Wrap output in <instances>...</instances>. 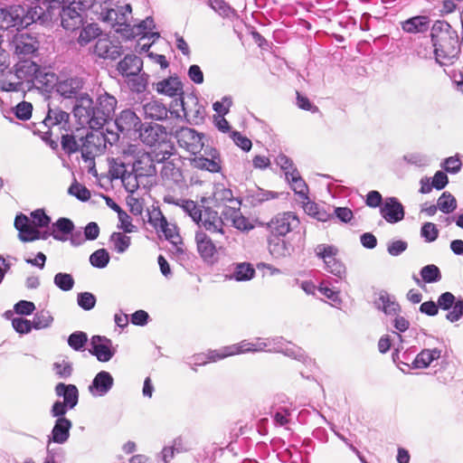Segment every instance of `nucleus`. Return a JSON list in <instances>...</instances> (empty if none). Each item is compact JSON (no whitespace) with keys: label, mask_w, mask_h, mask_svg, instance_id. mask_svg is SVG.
Listing matches in <instances>:
<instances>
[{"label":"nucleus","mask_w":463,"mask_h":463,"mask_svg":"<svg viewBox=\"0 0 463 463\" xmlns=\"http://www.w3.org/2000/svg\"><path fill=\"white\" fill-rule=\"evenodd\" d=\"M53 321V317L49 311L42 310L35 314L32 322L35 329H43L49 327Z\"/></svg>","instance_id":"de8ad7c7"},{"label":"nucleus","mask_w":463,"mask_h":463,"mask_svg":"<svg viewBox=\"0 0 463 463\" xmlns=\"http://www.w3.org/2000/svg\"><path fill=\"white\" fill-rule=\"evenodd\" d=\"M32 109L33 107L31 103L23 101L15 107L14 114L18 118L26 120L31 117Z\"/></svg>","instance_id":"69168bd1"},{"label":"nucleus","mask_w":463,"mask_h":463,"mask_svg":"<svg viewBox=\"0 0 463 463\" xmlns=\"http://www.w3.org/2000/svg\"><path fill=\"white\" fill-rule=\"evenodd\" d=\"M83 87V80L79 77L61 79L56 83V91L65 99L76 98Z\"/></svg>","instance_id":"4be33fe9"},{"label":"nucleus","mask_w":463,"mask_h":463,"mask_svg":"<svg viewBox=\"0 0 463 463\" xmlns=\"http://www.w3.org/2000/svg\"><path fill=\"white\" fill-rule=\"evenodd\" d=\"M23 14L24 6L20 5L0 8V29L21 28V23H23L21 17Z\"/></svg>","instance_id":"f3484780"},{"label":"nucleus","mask_w":463,"mask_h":463,"mask_svg":"<svg viewBox=\"0 0 463 463\" xmlns=\"http://www.w3.org/2000/svg\"><path fill=\"white\" fill-rule=\"evenodd\" d=\"M381 214L387 222L396 223L404 218L403 206L394 197L386 198L381 206Z\"/></svg>","instance_id":"aec40b11"},{"label":"nucleus","mask_w":463,"mask_h":463,"mask_svg":"<svg viewBox=\"0 0 463 463\" xmlns=\"http://www.w3.org/2000/svg\"><path fill=\"white\" fill-rule=\"evenodd\" d=\"M210 6L223 17H229L232 14L231 6L223 0H209Z\"/></svg>","instance_id":"13d9d810"},{"label":"nucleus","mask_w":463,"mask_h":463,"mask_svg":"<svg viewBox=\"0 0 463 463\" xmlns=\"http://www.w3.org/2000/svg\"><path fill=\"white\" fill-rule=\"evenodd\" d=\"M300 225V221L293 212H283L274 215L267 223V228L271 236L285 237L294 232Z\"/></svg>","instance_id":"20e7f679"},{"label":"nucleus","mask_w":463,"mask_h":463,"mask_svg":"<svg viewBox=\"0 0 463 463\" xmlns=\"http://www.w3.org/2000/svg\"><path fill=\"white\" fill-rule=\"evenodd\" d=\"M69 193L83 202L90 198V192L85 186L79 184H71L69 188Z\"/></svg>","instance_id":"680f3d73"},{"label":"nucleus","mask_w":463,"mask_h":463,"mask_svg":"<svg viewBox=\"0 0 463 463\" xmlns=\"http://www.w3.org/2000/svg\"><path fill=\"white\" fill-rule=\"evenodd\" d=\"M155 28L154 21L151 17H146L137 24H131L128 23L127 27L117 28V33H122L127 38H135L137 36L158 38V33H153L152 30Z\"/></svg>","instance_id":"f8f14e48"},{"label":"nucleus","mask_w":463,"mask_h":463,"mask_svg":"<svg viewBox=\"0 0 463 463\" xmlns=\"http://www.w3.org/2000/svg\"><path fill=\"white\" fill-rule=\"evenodd\" d=\"M52 370L59 378L67 379L72 373V365L71 363L62 360L61 362H55L52 364Z\"/></svg>","instance_id":"864d4df0"},{"label":"nucleus","mask_w":463,"mask_h":463,"mask_svg":"<svg viewBox=\"0 0 463 463\" xmlns=\"http://www.w3.org/2000/svg\"><path fill=\"white\" fill-rule=\"evenodd\" d=\"M155 90L168 97H176L183 94V85L176 77H169L155 84Z\"/></svg>","instance_id":"bb28decb"},{"label":"nucleus","mask_w":463,"mask_h":463,"mask_svg":"<svg viewBox=\"0 0 463 463\" xmlns=\"http://www.w3.org/2000/svg\"><path fill=\"white\" fill-rule=\"evenodd\" d=\"M109 261V256L106 250L100 249L94 251L90 256V262L93 267L102 269L105 268Z\"/></svg>","instance_id":"8fccbe9b"},{"label":"nucleus","mask_w":463,"mask_h":463,"mask_svg":"<svg viewBox=\"0 0 463 463\" xmlns=\"http://www.w3.org/2000/svg\"><path fill=\"white\" fill-rule=\"evenodd\" d=\"M61 145L65 153L71 155L81 151V143L73 135L65 134L61 136Z\"/></svg>","instance_id":"c03bdc74"},{"label":"nucleus","mask_w":463,"mask_h":463,"mask_svg":"<svg viewBox=\"0 0 463 463\" xmlns=\"http://www.w3.org/2000/svg\"><path fill=\"white\" fill-rule=\"evenodd\" d=\"M171 156V152L160 148L158 152H156V161L157 163H164L161 170L162 177L177 183L181 180L182 174L179 167H177L173 162L167 161Z\"/></svg>","instance_id":"a211bd4d"},{"label":"nucleus","mask_w":463,"mask_h":463,"mask_svg":"<svg viewBox=\"0 0 463 463\" xmlns=\"http://www.w3.org/2000/svg\"><path fill=\"white\" fill-rule=\"evenodd\" d=\"M160 232H162L165 239L170 241L172 243L176 244L179 242L180 236L177 232V228L175 224L169 223L166 221V225H164Z\"/></svg>","instance_id":"bf43d9fd"},{"label":"nucleus","mask_w":463,"mask_h":463,"mask_svg":"<svg viewBox=\"0 0 463 463\" xmlns=\"http://www.w3.org/2000/svg\"><path fill=\"white\" fill-rule=\"evenodd\" d=\"M71 421L66 418H58L52 430V440L62 444L69 439Z\"/></svg>","instance_id":"72a5a7b5"},{"label":"nucleus","mask_w":463,"mask_h":463,"mask_svg":"<svg viewBox=\"0 0 463 463\" xmlns=\"http://www.w3.org/2000/svg\"><path fill=\"white\" fill-rule=\"evenodd\" d=\"M53 282L56 287L63 291L72 289L74 286V279L69 273L59 272L54 276Z\"/></svg>","instance_id":"09e8293b"},{"label":"nucleus","mask_w":463,"mask_h":463,"mask_svg":"<svg viewBox=\"0 0 463 463\" xmlns=\"http://www.w3.org/2000/svg\"><path fill=\"white\" fill-rule=\"evenodd\" d=\"M175 137L180 147L187 152L196 155L202 151L204 146V135L195 129L183 127L175 130Z\"/></svg>","instance_id":"423d86ee"},{"label":"nucleus","mask_w":463,"mask_h":463,"mask_svg":"<svg viewBox=\"0 0 463 463\" xmlns=\"http://www.w3.org/2000/svg\"><path fill=\"white\" fill-rule=\"evenodd\" d=\"M179 205V203H177ZM180 206L184 210L185 213H187L192 220L197 224L202 220V216L203 214V211L202 210V206L197 204V203L192 200H184L180 203Z\"/></svg>","instance_id":"79ce46f5"},{"label":"nucleus","mask_w":463,"mask_h":463,"mask_svg":"<svg viewBox=\"0 0 463 463\" xmlns=\"http://www.w3.org/2000/svg\"><path fill=\"white\" fill-rule=\"evenodd\" d=\"M375 307L387 316H395L400 311V306L389 294L381 292L374 301Z\"/></svg>","instance_id":"e433bc0d"},{"label":"nucleus","mask_w":463,"mask_h":463,"mask_svg":"<svg viewBox=\"0 0 463 463\" xmlns=\"http://www.w3.org/2000/svg\"><path fill=\"white\" fill-rule=\"evenodd\" d=\"M94 53L101 59L114 61L121 56L122 46L108 36L100 37L95 43Z\"/></svg>","instance_id":"2eb2a0df"},{"label":"nucleus","mask_w":463,"mask_h":463,"mask_svg":"<svg viewBox=\"0 0 463 463\" xmlns=\"http://www.w3.org/2000/svg\"><path fill=\"white\" fill-rule=\"evenodd\" d=\"M269 251L274 258L280 259L290 256L294 248L288 241L272 236L269 239Z\"/></svg>","instance_id":"c756f323"},{"label":"nucleus","mask_w":463,"mask_h":463,"mask_svg":"<svg viewBox=\"0 0 463 463\" xmlns=\"http://www.w3.org/2000/svg\"><path fill=\"white\" fill-rule=\"evenodd\" d=\"M420 277L425 283H435L441 279V273L439 269L434 264L424 266L420 269Z\"/></svg>","instance_id":"37998d69"},{"label":"nucleus","mask_w":463,"mask_h":463,"mask_svg":"<svg viewBox=\"0 0 463 463\" xmlns=\"http://www.w3.org/2000/svg\"><path fill=\"white\" fill-rule=\"evenodd\" d=\"M155 161L156 156L153 158L149 153H144L134 162L133 170L138 175H152L156 172Z\"/></svg>","instance_id":"2f4dec72"},{"label":"nucleus","mask_w":463,"mask_h":463,"mask_svg":"<svg viewBox=\"0 0 463 463\" xmlns=\"http://www.w3.org/2000/svg\"><path fill=\"white\" fill-rule=\"evenodd\" d=\"M262 351L283 353L298 360L304 357L303 351L299 347L284 342L282 338H258L255 341L243 340L239 344L224 346L219 350H213L209 354V359L211 361H217L239 354Z\"/></svg>","instance_id":"f257e3e1"},{"label":"nucleus","mask_w":463,"mask_h":463,"mask_svg":"<svg viewBox=\"0 0 463 463\" xmlns=\"http://www.w3.org/2000/svg\"><path fill=\"white\" fill-rule=\"evenodd\" d=\"M12 326L14 329L20 334H27L33 327L31 321L22 317L14 318L12 320Z\"/></svg>","instance_id":"0e129e2a"},{"label":"nucleus","mask_w":463,"mask_h":463,"mask_svg":"<svg viewBox=\"0 0 463 463\" xmlns=\"http://www.w3.org/2000/svg\"><path fill=\"white\" fill-rule=\"evenodd\" d=\"M439 209L444 213H452L457 208V201L450 194L443 193L437 202Z\"/></svg>","instance_id":"a18cd8bd"},{"label":"nucleus","mask_w":463,"mask_h":463,"mask_svg":"<svg viewBox=\"0 0 463 463\" xmlns=\"http://www.w3.org/2000/svg\"><path fill=\"white\" fill-rule=\"evenodd\" d=\"M55 393L63 398V402L68 405L69 409H73L78 403L79 392L74 384L60 383L55 386Z\"/></svg>","instance_id":"7c9ffc66"},{"label":"nucleus","mask_w":463,"mask_h":463,"mask_svg":"<svg viewBox=\"0 0 463 463\" xmlns=\"http://www.w3.org/2000/svg\"><path fill=\"white\" fill-rule=\"evenodd\" d=\"M420 236L426 242H433L439 236V230L432 222H425L420 229Z\"/></svg>","instance_id":"603ef678"},{"label":"nucleus","mask_w":463,"mask_h":463,"mask_svg":"<svg viewBox=\"0 0 463 463\" xmlns=\"http://www.w3.org/2000/svg\"><path fill=\"white\" fill-rule=\"evenodd\" d=\"M110 243L113 250L118 253H124L131 244L129 236L122 232H113L110 236Z\"/></svg>","instance_id":"a19ab883"},{"label":"nucleus","mask_w":463,"mask_h":463,"mask_svg":"<svg viewBox=\"0 0 463 463\" xmlns=\"http://www.w3.org/2000/svg\"><path fill=\"white\" fill-rule=\"evenodd\" d=\"M88 5L81 2H73L69 5H61L59 1H53V5H50L52 14L58 9V14L61 17V24L67 31H74L80 28L83 23L82 11Z\"/></svg>","instance_id":"7ed1b4c3"},{"label":"nucleus","mask_w":463,"mask_h":463,"mask_svg":"<svg viewBox=\"0 0 463 463\" xmlns=\"http://www.w3.org/2000/svg\"><path fill=\"white\" fill-rule=\"evenodd\" d=\"M455 296L450 292L442 293L438 298V306L442 309L449 310L455 305Z\"/></svg>","instance_id":"774afa93"},{"label":"nucleus","mask_w":463,"mask_h":463,"mask_svg":"<svg viewBox=\"0 0 463 463\" xmlns=\"http://www.w3.org/2000/svg\"><path fill=\"white\" fill-rule=\"evenodd\" d=\"M441 355V351L438 348L423 349L415 357L412 366L417 369L427 368L433 361L438 360Z\"/></svg>","instance_id":"f704fd0d"},{"label":"nucleus","mask_w":463,"mask_h":463,"mask_svg":"<svg viewBox=\"0 0 463 463\" xmlns=\"http://www.w3.org/2000/svg\"><path fill=\"white\" fill-rule=\"evenodd\" d=\"M114 379L112 375L106 371H101L96 374L91 384L89 386V392L93 396H104L112 388Z\"/></svg>","instance_id":"412c9836"},{"label":"nucleus","mask_w":463,"mask_h":463,"mask_svg":"<svg viewBox=\"0 0 463 463\" xmlns=\"http://www.w3.org/2000/svg\"><path fill=\"white\" fill-rule=\"evenodd\" d=\"M337 249L333 245L318 244L315 248L317 257L323 260L327 272L342 279L345 275V265L336 259Z\"/></svg>","instance_id":"39448f33"},{"label":"nucleus","mask_w":463,"mask_h":463,"mask_svg":"<svg viewBox=\"0 0 463 463\" xmlns=\"http://www.w3.org/2000/svg\"><path fill=\"white\" fill-rule=\"evenodd\" d=\"M256 271L252 265L248 262H241L233 265L232 272L226 275L230 280L249 281L254 278Z\"/></svg>","instance_id":"473e14b6"},{"label":"nucleus","mask_w":463,"mask_h":463,"mask_svg":"<svg viewBox=\"0 0 463 463\" xmlns=\"http://www.w3.org/2000/svg\"><path fill=\"white\" fill-rule=\"evenodd\" d=\"M165 131L163 127L155 125L145 128V130L140 133V137L144 143L153 146L158 142L160 135H163Z\"/></svg>","instance_id":"ea45409f"},{"label":"nucleus","mask_w":463,"mask_h":463,"mask_svg":"<svg viewBox=\"0 0 463 463\" xmlns=\"http://www.w3.org/2000/svg\"><path fill=\"white\" fill-rule=\"evenodd\" d=\"M194 241L199 255L206 261L213 260L217 253V246L213 240L203 230L195 232Z\"/></svg>","instance_id":"6ab92c4d"},{"label":"nucleus","mask_w":463,"mask_h":463,"mask_svg":"<svg viewBox=\"0 0 463 463\" xmlns=\"http://www.w3.org/2000/svg\"><path fill=\"white\" fill-rule=\"evenodd\" d=\"M166 218L159 210H153L149 214V223L158 231H160L164 225H166Z\"/></svg>","instance_id":"e2e57ef3"},{"label":"nucleus","mask_w":463,"mask_h":463,"mask_svg":"<svg viewBox=\"0 0 463 463\" xmlns=\"http://www.w3.org/2000/svg\"><path fill=\"white\" fill-rule=\"evenodd\" d=\"M81 156L84 161H92L105 147V137L102 132L92 131L80 137Z\"/></svg>","instance_id":"1a4fd4ad"},{"label":"nucleus","mask_w":463,"mask_h":463,"mask_svg":"<svg viewBox=\"0 0 463 463\" xmlns=\"http://www.w3.org/2000/svg\"><path fill=\"white\" fill-rule=\"evenodd\" d=\"M14 227L19 232V239L22 241H33L39 239H47L49 234L47 232L41 233L32 224L30 219L20 213L16 215L14 220Z\"/></svg>","instance_id":"ddd939ff"},{"label":"nucleus","mask_w":463,"mask_h":463,"mask_svg":"<svg viewBox=\"0 0 463 463\" xmlns=\"http://www.w3.org/2000/svg\"><path fill=\"white\" fill-rule=\"evenodd\" d=\"M52 18V9L45 14L43 8L39 5L30 7L27 10L24 7V14L21 17L23 22L21 23V28L27 27L33 23H40L41 24H43L48 21V19Z\"/></svg>","instance_id":"393cba45"},{"label":"nucleus","mask_w":463,"mask_h":463,"mask_svg":"<svg viewBox=\"0 0 463 463\" xmlns=\"http://www.w3.org/2000/svg\"><path fill=\"white\" fill-rule=\"evenodd\" d=\"M132 7L130 4L117 5L114 8H107L101 11L99 19L114 28H123L128 25L131 19Z\"/></svg>","instance_id":"0eeeda50"},{"label":"nucleus","mask_w":463,"mask_h":463,"mask_svg":"<svg viewBox=\"0 0 463 463\" xmlns=\"http://www.w3.org/2000/svg\"><path fill=\"white\" fill-rule=\"evenodd\" d=\"M449 27H450V25L445 21H436L431 27V40L433 42V46L435 47L434 52H435L437 60L439 57V52H438L439 50L436 47L435 38L437 37V35L439 32L448 31L449 29Z\"/></svg>","instance_id":"052dcab7"},{"label":"nucleus","mask_w":463,"mask_h":463,"mask_svg":"<svg viewBox=\"0 0 463 463\" xmlns=\"http://www.w3.org/2000/svg\"><path fill=\"white\" fill-rule=\"evenodd\" d=\"M43 124L48 128L58 127L60 129L67 131L70 128V114L48 102L47 114Z\"/></svg>","instance_id":"4468645a"},{"label":"nucleus","mask_w":463,"mask_h":463,"mask_svg":"<svg viewBox=\"0 0 463 463\" xmlns=\"http://www.w3.org/2000/svg\"><path fill=\"white\" fill-rule=\"evenodd\" d=\"M233 226L241 231H248L252 228V225L249 222L248 219L242 216L240 212H234L232 215Z\"/></svg>","instance_id":"338daca9"},{"label":"nucleus","mask_w":463,"mask_h":463,"mask_svg":"<svg viewBox=\"0 0 463 463\" xmlns=\"http://www.w3.org/2000/svg\"><path fill=\"white\" fill-rule=\"evenodd\" d=\"M211 158L204 156H196L193 159L192 165L194 167L200 170H206L211 173H219L222 169V161L217 155L216 150H212L209 154Z\"/></svg>","instance_id":"cd10ccee"},{"label":"nucleus","mask_w":463,"mask_h":463,"mask_svg":"<svg viewBox=\"0 0 463 463\" xmlns=\"http://www.w3.org/2000/svg\"><path fill=\"white\" fill-rule=\"evenodd\" d=\"M286 178L290 184L293 191L300 196L301 199H307V185L305 181L301 178L298 172L295 169L292 171L285 172Z\"/></svg>","instance_id":"4c0bfd02"},{"label":"nucleus","mask_w":463,"mask_h":463,"mask_svg":"<svg viewBox=\"0 0 463 463\" xmlns=\"http://www.w3.org/2000/svg\"><path fill=\"white\" fill-rule=\"evenodd\" d=\"M32 221L31 224L36 229V227L43 228L49 225L51 219L45 214L42 209H37L31 213Z\"/></svg>","instance_id":"5fc2aeb1"},{"label":"nucleus","mask_w":463,"mask_h":463,"mask_svg":"<svg viewBox=\"0 0 463 463\" xmlns=\"http://www.w3.org/2000/svg\"><path fill=\"white\" fill-rule=\"evenodd\" d=\"M213 198L216 205H221L232 202L233 200V194L231 189L218 185L214 189Z\"/></svg>","instance_id":"49530a36"},{"label":"nucleus","mask_w":463,"mask_h":463,"mask_svg":"<svg viewBox=\"0 0 463 463\" xmlns=\"http://www.w3.org/2000/svg\"><path fill=\"white\" fill-rule=\"evenodd\" d=\"M91 350L90 352L97 357L99 362H109L115 354V349L112 347L110 339L94 335L91 338Z\"/></svg>","instance_id":"dca6fc26"},{"label":"nucleus","mask_w":463,"mask_h":463,"mask_svg":"<svg viewBox=\"0 0 463 463\" xmlns=\"http://www.w3.org/2000/svg\"><path fill=\"white\" fill-rule=\"evenodd\" d=\"M197 225L198 230L209 232L215 236H225L224 222L222 217L211 208L204 209L202 220Z\"/></svg>","instance_id":"9b49d317"},{"label":"nucleus","mask_w":463,"mask_h":463,"mask_svg":"<svg viewBox=\"0 0 463 463\" xmlns=\"http://www.w3.org/2000/svg\"><path fill=\"white\" fill-rule=\"evenodd\" d=\"M13 78H15L18 80H12L7 79L1 80V90L4 91L24 92V82L21 80L23 78H17L16 73L13 76Z\"/></svg>","instance_id":"6e6d98bb"},{"label":"nucleus","mask_w":463,"mask_h":463,"mask_svg":"<svg viewBox=\"0 0 463 463\" xmlns=\"http://www.w3.org/2000/svg\"><path fill=\"white\" fill-rule=\"evenodd\" d=\"M430 26V19L427 15H416L401 22L403 32L411 34L425 33Z\"/></svg>","instance_id":"b1692460"},{"label":"nucleus","mask_w":463,"mask_h":463,"mask_svg":"<svg viewBox=\"0 0 463 463\" xmlns=\"http://www.w3.org/2000/svg\"><path fill=\"white\" fill-rule=\"evenodd\" d=\"M88 336L84 332L77 331L72 333L68 338V345L75 351H80L85 346Z\"/></svg>","instance_id":"3c124183"},{"label":"nucleus","mask_w":463,"mask_h":463,"mask_svg":"<svg viewBox=\"0 0 463 463\" xmlns=\"http://www.w3.org/2000/svg\"><path fill=\"white\" fill-rule=\"evenodd\" d=\"M98 105L95 117L90 118V127L93 129L101 128L112 116L117 106V99L105 92L98 98Z\"/></svg>","instance_id":"6e6552de"},{"label":"nucleus","mask_w":463,"mask_h":463,"mask_svg":"<svg viewBox=\"0 0 463 463\" xmlns=\"http://www.w3.org/2000/svg\"><path fill=\"white\" fill-rule=\"evenodd\" d=\"M16 77L40 84L45 88V90L56 88V83L59 80L53 72H43L38 64L30 60H24L17 64Z\"/></svg>","instance_id":"f03ea898"},{"label":"nucleus","mask_w":463,"mask_h":463,"mask_svg":"<svg viewBox=\"0 0 463 463\" xmlns=\"http://www.w3.org/2000/svg\"><path fill=\"white\" fill-rule=\"evenodd\" d=\"M14 54L19 59H25L34 55L40 47V41L34 34L23 33L14 39Z\"/></svg>","instance_id":"9d476101"},{"label":"nucleus","mask_w":463,"mask_h":463,"mask_svg":"<svg viewBox=\"0 0 463 463\" xmlns=\"http://www.w3.org/2000/svg\"><path fill=\"white\" fill-rule=\"evenodd\" d=\"M96 297L90 292L79 293L77 296L78 305L84 310H90L96 305Z\"/></svg>","instance_id":"4d7b16f0"},{"label":"nucleus","mask_w":463,"mask_h":463,"mask_svg":"<svg viewBox=\"0 0 463 463\" xmlns=\"http://www.w3.org/2000/svg\"><path fill=\"white\" fill-rule=\"evenodd\" d=\"M101 34V30L96 24H89L84 26L78 37L80 45L84 46Z\"/></svg>","instance_id":"58836bf2"},{"label":"nucleus","mask_w":463,"mask_h":463,"mask_svg":"<svg viewBox=\"0 0 463 463\" xmlns=\"http://www.w3.org/2000/svg\"><path fill=\"white\" fill-rule=\"evenodd\" d=\"M146 118L162 120L167 117V109L159 101L152 100L143 106Z\"/></svg>","instance_id":"c9c22d12"},{"label":"nucleus","mask_w":463,"mask_h":463,"mask_svg":"<svg viewBox=\"0 0 463 463\" xmlns=\"http://www.w3.org/2000/svg\"><path fill=\"white\" fill-rule=\"evenodd\" d=\"M143 68V61L136 54H127L117 65L123 77L137 76Z\"/></svg>","instance_id":"5701e85b"},{"label":"nucleus","mask_w":463,"mask_h":463,"mask_svg":"<svg viewBox=\"0 0 463 463\" xmlns=\"http://www.w3.org/2000/svg\"><path fill=\"white\" fill-rule=\"evenodd\" d=\"M76 104L74 106V114L76 117H84V121L90 125V118L95 117V110L92 107L93 101L88 94H80L77 96Z\"/></svg>","instance_id":"c85d7f7f"},{"label":"nucleus","mask_w":463,"mask_h":463,"mask_svg":"<svg viewBox=\"0 0 463 463\" xmlns=\"http://www.w3.org/2000/svg\"><path fill=\"white\" fill-rule=\"evenodd\" d=\"M116 125L120 132L138 131L141 128V120L134 111L125 109L116 118Z\"/></svg>","instance_id":"a878e982"}]
</instances>
